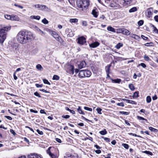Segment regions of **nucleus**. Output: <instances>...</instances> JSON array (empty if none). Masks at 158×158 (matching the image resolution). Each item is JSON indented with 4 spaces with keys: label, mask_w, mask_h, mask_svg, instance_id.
Returning a JSON list of instances; mask_svg holds the SVG:
<instances>
[{
    "label": "nucleus",
    "mask_w": 158,
    "mask_h": 158,
    "mask_svg": "<svg viewBox=\"0 0 158 158\" xmlns=\"http://www.w3.org/2000/svg\"><path fill=\"white\" fill-rule=\"evenodd\" d=\"M33 37V34L31 32L26 31H19L16 36L18 41L22 44L30 41Z\"/></svg>",
    "instance_id": "1"
},
{
    "label": "nucleus",
    "mask_w": 158,
    "mask_h": 158,
    "mask_svg": "<svg viewBox=\"0 0 158 158\" xmlns=\"http://www.w3.org/2000/svg\"><path fill=\"white\" fill-rule=\"evenodd\" d=\"M11 27L0 25V43L2 44L6 37L7 32L10 29Z\"/></svg>",
    "instance_id": "2"
},
{
    "label": "nucleus",
    "mask_w": 158,
    "mask_h": 158,
    "mask_svg": "<svg viewBox=\"0 0 158 158\" xmlns=\"http://www.w3.org/2000/svg\"><path fill=\"white\" fill-rule=\"evenodd\" d=\"M76 2L77 6L81 8L88 7L89 4V0H77Z\"/></svg>",
    "instance_id": "3"
},
{
    "label": "nucleus",
    "mask_w": 158,
    "mask_h": 158,
    "mask_svg": "<svg viewBox=\"0 0 158 158\" xmlns=\"http://www.w3.org/2000/svg\"><path fill=\"white\" fill-rule=\"evenodd\" d=\"M91 75V72L87 70H81L80 71L78 76L80 78L90 77Z\"/></svg>",
    "instance_id": "4"
},
{
    "label": "nucleus",
    "mask_w": 158,
    "mask_h": 158,
    "mask_svg": "<svg viewBox=\"0 0 158 158\" xmlns=\"http://www.w3.org/2000/svg\"><path fill=\"white\" fill-rule=\"evenodd\" d=\"M34 6L36 8L38 9L39 10H44L47 11H49L50 10V9L45 5L37 4L35 5Z\"/></svg>",
    "instance_id": "5"
},
{
    "label": "nucleus",
    "mask_w": 158,
    "mask_h": 158,
    "mask_svg": "<svg viewBox=\"0 0 158 158\" xmlns=\"http://www.w3.org/2000/svg\"><path fill=\"white\" fill-rule=\"evenodd\" d=\"M68 69L67 72L69 74L73 75L74 72V67L73 65H69L68 66Z\"/></svg>",
    "instance_id": "6"
},
{
    "label": "nucleus",
    "mask_w": 158,
    "mask_h": 158,
    "mask_svg": "<svg viewBox=\"0 0 158 158\" xmlns=\"http://www.w3.org/2000/svg\"><path fill=\"white\" fill-rule=\"evenodd\" d=\"M119 33H121L123 34L128 35L130 34V32L128 30L125 28H121L119 29Z\"/></svg>",
    "instance_id": "7"
},
{
    "label": "nucleus",
    "mask_w": 158,
    "mask_h": 158,
    "mask_svg": "<svg viewBox=\"0 0 158 158\" xmlns=\"http://www.w3.org/2000/svg\"><path fill=\"white\" fill-rule=\"evenodd\" d=\"M77 43L83 45L86 42L85 38L83 36H81L77 39Z\"/></svg>",
    "instance_id": "8"
},
{
    "label": "nucleus",
    "mask_w": 158,
    "mask_h": 158,
    "mask_svg": "<svg viewBox=\"0 0 158 158\" xmlns=\"http://www.w3.org/2000/svg\"><path fill=\"white\" fill-rule=\"evenodd\" d=\"M18 46L19 45L18 44L13 43L11 44L10 48L11 51H14L18 50Z\"/></svg>",
    "instance_id": "9"
},
{
    "label": "nucleus",
    "mask_w": 158,
    "mask_h": 158,
    "mask_svg": "<svg viewBox=\"0 0 158 158\" xmlns=\"http://www.w3.org/2000/svg\"><path fill=\"white\" fill-rule=\"evenodd\" d=\"M87 65V64L85 61H81L78 64V68L80 69L85 68Z\"/></svg>",
    "instance_id": "10"
},
{
    "label": "nucleus",
    "mask_w": 158,
    "mask_h": 158,
    "mask_svg": "<svg viewBox=\"0 0 158 158\" xmlns=\"http://www.w3.org/2000/svg\"><path fill=\"white\" fill-rule=\"evenodd\" d=\"M27 157V158H42L40 156L35 153L31 154Z\"/></svg>",
    "instance_id": "11"
},
{
    "label": "nucleus",
    "mask_w": 158,
    "mask_h": 158,
    "mask_svg": "<svg viewBox=\"0 0 158 158\" xmlns=\"http://www.w3.org/2000/svg\"><path fill=\"white\" fill-rule=\"evenodd\" d=\"M52 36L55 38L56 40L59 41L61 39L58 34L55 31L52 32L51 34Z\"/></svg>",
    "instance_id": "12"
},
{
    "label": "nucleus",
    "mask_w": 158,
    "mask_h": 158,
    "mask_svg": "<svg viewBox=\"0 0 158 158\" xmlns=\"http://www.w3.org/2000/svg\"><path fill=\"white\" fill-rule=\"evenodd\" d=\"M51 147H50L48 148L47 151V153L49 154L51 158H57L56 156L51 152Z\"/></svg>",
    "instance_id": "13"
},
{
    "label": "nucleus",
    "mask_w": 158,
    "mask_h": 158,
    "mask_svg": "<svg viewBox=\"0 0 158 158\" xmlns=\"http://www.w3.org/2000/svg\"><path fill=\"white\" fill-rule=\"evenodd\" d=\"M153 10V8L152 7H150L147 10V16L148 18H150L152 17V12Z\"/></svg>",
    "instance_id": "14"
},
{
    "label": "nucleus",
    "mask_w": 158,
    "mask_h": 158,
    "mask_svg": "<svg viewBox=\"0 0 158 158\" xmlns=\"http://www.w3.org/2000/svg\"><path fill=\"white\" fill-rule=\"evenodd\" d=\"M99 45V43L98 42H93L89 45L90 47L94 48L98 47Z\"/></svg>",
    "instance_id": "15"
},
{
    "label": "nucleus",
    "mask_w": 158,
    "mask_h": 158,
    "mask_svg": "<svg viewBox=\"0 0 158 158\" xmlns=\"http://www.w3.org/2000/svg\"><path fill=\"white\" fill-rule=\"evenodd\" d=\"M64 158H78V156L77 154H74L70 155L69 156L68 155L66 157L64 156Z\"/></svg>",
    "instance_id": "16"
},
{
    "label": "nucleus",
    "mask_w": 158,
    "mask_h": 158,
    "mask_svg": "<svg viewBox=\"0 0 158 158\" xmlns=\"http://www.w3.org/2000/svg\"><path fill=\"white\" fill-rule=\"evenodd\" d=\"M110 6L111 7L113 8H117L118 7L119 5L118 4H117L115 2H113L110 3Z\"/></svg>",
    "instance_id": "17"
},
{
    "label": "nucleus",
    "mask_w": 158,
    "mask_h": 158,
    "mask_svg": "<svg viewBox=\"0 0 158 158\" xmlns=\"http://www.w3.org/2000/svg\"><path fill=\"white\" fill-rule=\"evenodd\" d=\"M19 19L18 17L16 15H12L11 16V20L18 21Z\"/></svg>",
    "instance_id": "18"
},
{
    "label": "nucleus",
    "mask_w": 158,
    "mask_h": 158,
    "mask_svg": "<svg viewBox=\"0 0 158 158\" xmlns=\"http://www.w3.org/2000/svg\"><path fill=\"white\" fill-rule=\"evenodd\" d=\"M130 36L136 40H138L139 38V36L134 34H130Z\"/></svg>",
    "instance_id": "19"
},
{
    "label": "nucleus",
    "mask_w": 158,
    "mask_h": 158,
    "mask_svg": "<svg viewBox=\"0 0 158 158\" xmlns=\"http://www.w3.org/2000/svg\"><path fill=\"white\" fill-rule=\"evenodd\" d=\"M107 30L108 31H111L112 32H115V29L111 26H108L107 28Z\"/></svg>",
    "instance_id": "20"
},
{
    "label": "nucleus",
    "mask_w": 158,
    "mask_h": 158,
    "mask_svg": "<svg viewBox=\"0 0 158 158\" xmlns=\"http://www.w3.org/2000/svg\"><path fill=\"white\" fill-rule=\"evenodd\" d=\"M137 10V9L136 7H134L131 9H130L129 10V12L130 13H132L136 11Z\"/></svg>",
    "instance_id": "21"
},
{
    "label": "nucleus",
    "mask_w": 158,
    "mask_h": 158,
    "mask_svg": "<svg viewBox=\"0 0 158 158\" xmlns=\"http://www.w3.org/2000/svg\"><path fill=\"white\" fill-rule=\"evenodd\" d=\"M111 66V64H109L108 65L106 66L105 67V69L106 72L107 73H110V67Z\"/></svg>",
    "instance_id": "22"
},
{
    "label": "nucleus",
    "mask_w": 158,
    "mask_h": 158,
    "mask_svg": "<svg viewBox=\"0 0 158 158\" xmlns=\"http://www.w3.org/2000/svg\"><path fill=\"white\" fill-rule=\"evenodd\" d=\"M30 18L31 19H34L38 20H39L40 18V17L39 16L32 15L30 16Z\"/></svg>",
    "instance_id": "23"
},
{
    "label": "nucleus",
    "mask_w": 158,
    "mask_h": 158,
    "mask_svg": "<svg viewBox=\"0 0 158 158\" xmlns=\"http://www.w3.org/2000/svg\"><path fill=\"white\" fill-rule=\"evenodd\" d=\"M92 13L94 17L97 18L98 17V12L96 11L95 10H93Z\"/></svg>",
    "instance_id": "24"
},
{
    "label": "nucleus",
    "mask_w": 158,
    "mask_h": 158,
    "mask_svg": "<svg viewBox=\"0 0 158 158\" xmlns=\"http://www.w3.org/2000/svg\"><path fill=\"white\" fill-rule=\"evenodd\" d=\"M77 111L80 114H82L84 115L85 113L82 110L80 106L78 107V108L77 109Z\"/></svg>",
    "instance_id": "25"
},
{
    "label": "nucleus",
    "mask_w": 158,
    "mask_h": 158,
    "mask_svg": "<svg viewBox=\"0 0 158 158\" xmlns=\"http://www.w3.org/2000/svg\"><path fill=\"white\" fill-rule=\"evenodd\" d=\"M123 45L122 43H119L115 46V47L117 49H119L121 47L123 46Z\"/></svg>",
    "instance_id": "26"
},
{
    "label": "nucleus",
    "mask_w": 158,
    "mask_h": 158,
    "mask_svg": "<svg viewBox=\"0 0 158 158\" xmlns=\"http://www.w3.org/2000/svg\"><path fill=\"white\" fill-rule=\"evenodd\" d=\"M125 3L127 5H130L132 3L133 0H123Z\"/></svg>",
    "instance_id": "27"
},
{
    "label": "nucleus",
    "mask_w": 158,
    "mask_h": 158,
    "mask_svg": "<svg viewBox=\"0 0 158 158\" xmlns=\"http://www.w3.org/2000/svg\"><path fill=\"white\" fill-rule=\"evenodd\" d=\"M78 19H70L69 20V22L71 23H76L78 22Z\"/></svg>",
    "instance_id": "28"
},
{
    "label": "nucleus",
    "mask_w": 158,
    "mask_h": 158,
    "mask_svg": "<svg viewBox=\"0 0 158 158\" xmlns=\"http://www.w3.org/2000/svg\"><path fill=\"white\" fill-rule=\"evenodd\" d=\"M99 133L102 135H104L107 134V132L106 130L105 129L103 130L100 131Z\"/></svg>",
    "instance_id": "29"
},
{
    "label": "nucleus",
    "mask_w": 158,
    "mask_h": 158,
    "mask_svg": "<svg viewBox=\"0 0 158 158\" xmlns=\"http://www.w3.org/2000/svg\"><path fill=\"white\" fill-rule=\"evenodd\" d=\"M142 153H145L147 154H148V155H150L151 156H152L153 155L152 153L151 152L149 151H142Z\"/></svg>",
    "instance_id": "30"
},
{
    "label": "nucleus",
    "mask_w": 158,
    "mask_h": 158,
    "mask_svg": "<svg viewBox=\"0 0 158 158\" xmlns=\"http://www.w3.org/2000/svg\"><path fill=\"white\" fill-rule=\"evenodd\" d=\"M112 81L113 82L115 83H119L121 81V80L120 79H112Z\"/></svg>",
    "instance_id": "31"
},
{
    "label": "nucleus",
    "mask_w": 158,
    "mask_h": 158,
    "mask_svg": "<svg viewBox=\"0 0 158 158\" xmlns=\"http://www.w3.org/2000/svg\"><path fill=\"white\" fill-rule=\"evenodd\" d=\"M149 129L153 132H157L158 131L157 129L151 127H149Z\"/></svg>",
    "instance_id": "32"
},
{
    "label": "nucleus",
    "mask_w": 158,
    "mask_h": 158,
    "mask_svg": "<svg viewBox=\"0 0 158 158\" xmlns=\"http://www.w3.org/2000/svg\"><path fill=\"white\" fill-rule=\"evenodd\" d=\"M60 77L57 75H55L52 78L53 80H58L59 79Z\"/></svg>",
    "instance_id": "33"
},
{
    "label": "nucleus",
    "mask_w": 158,
    "mask_h": 158,
    "mask_svg": "<svg viewBox=\"0 0 158 158\" xmlns=\"http://www.w3.org/2000/svg\"><path fill=\"white\" fill-rule=\"evenodd\" d=\"M36 68L37 69L40 70H41L42 69H43V67H42L41 65L40 64H38L36 66Z\"/></svg>",
    "instance_id": "34"
},
{
    "label": "nucleus",
    "mask_w": 158,
    "mask_h": 158,
    "mask_svg": "<svg viewBox=\"0 0 158 158\" xmlns=\"http://www.w3.org/2000/svg\"><path fill=\"white\" fill-rule=\"evenodd\" d=\"M129 88L132 90H133L135 89L133 85L132 84H130L129 85Z\"/></svg>",
    "instance_id": "35"
},
{
    "label": "nucleus",
    "mask_w": 158,
    "mask_h": 158,
    "mask_svg": "<svg viewBox=\"0 0 158 158\" xmlns=\"http://www.w3.org/2000/svg\"><path fill=\"white\" fill-rule=\"evenodd\" d=\"M147 102L148 103H150L151 101V98L150 96H148L146 98Z\"/></svg>",
    "instance_id": "36"
},
{
    "label": "nucleus",
    "mask_w": 158,
    "mask_h": 158,
    "mask_svg": "<svg viewBox=\"0 0 158 158\" xmlns=\"http://www.w3.org/2000/svg\"><path fill=\"white\" fill-rule=\"evenodd\" d=\"M43 81L45 84H47L49 85H51V83L46 79H43Z\"/></svg>",
    "instance_id": "37"
},
{
    "label": "nucleus",
    "mask_w": 158,
    "mask_h": 158,
    "mask_svg": "<svg viewBox=\"0 0 158 158\" xmlns=\"http://www.w3.org/2000/svg\"><path fill=\"white\" fill-rule=\"evenodd\" d=\"M6 19L8 20H11V15H4Z\"/></svg>",
    "instance_id": "38"
},
{
    "label": "nucleus",
    "mask_w": 158,
    "mask_h": 158,
    "mask_svg": "<svg viewBox=\"0 0 158 158\" xmlns=\"http://www.w3.org/2000/svg\"><path fill=\"white\" fill-rule=\"evenodd\" d=\"M127 103L131 104H136V102L133 101L128 100H127Z\"/></svg>",
    "instance_id": "39"
},
{
    "label": "nucleus",
    "mask_w": 158,
    "mask_h": 158,
    "mask_svg": "<svg viewBox=\"0 0 158 158\" xmlns=\"http://www.w3.org/2000/svg\"><path fill=\"white\" fill-rule=\"evenodd\" d=\"M42 22L45 24H47L48 23V21L45 18L43 19L42 21Z\"/></svg>",
    "instance_id": "40"
},
{
    "label": "nucleus",
    "mask_w": 158,
    "mask_h": 158,
    "mask_svg": "<svg viewBox=\"0 0 158 158\" xmlns=\"http://www.w3.org/2000/svg\"><path fill=\"white\" fill-rule=\"evenodd\" d=\"M133 96L134 98L138 97L139 96L138 92L137 91L135 92L133 94Z\"/></svg>",
    "instance_id": "41"
},
{
    "label": "nucleus",
    "mask_w": 158,
    "mask_h": 158,
    "mask_svg": "<svg viewBox=\"0 0 158 158\" xmlns=\"http://www.w3.org/2000/svg\"><path fill=\"white\" fill-rule=\"evenodd\" d=\"M122 145L126 149H128L129 148V146L128 144L126 143H123Z\"/></svg>",
    "instance_id": "42"
},
{
    "label": "nucleus",
    "mask_w": 158,
    "mask_h": 158,
    "mask_svg": "<svg viewBox=\"0 0 158 158\" xmlns=\"http://www.w3.org/2000/svg\"><path fill=\"white\" fill-rule=\"evenodd\" d=\"M71 32H72V31L71 29L69 28H67L65 30V32L66 34H68V35H69V34Z\"/></svg>",
    "instance_id": "43"
},
{
    "label": "nucleus",
    "mask_w": 158,
    "mask_h": 158,
    "mask_svg": "<svg viewBox=\"0 0 158 158\" xmlns=\"http://www.w3.org/2000/svg\"><path fill=\"white\" fill-rule=\"evenodd\" d=\"M143 20H140L138 22V25L139 26H141L143 25Z\"/></svg>",
    "instance_id": "44"
},
{
    "label": "nucleus",
    "mask_w": 158,
    "mask_h": 158,
    "mask_svg": "<svg viewBox=\"0 0 158 158\" xmlns=\"http://www.w3.org/2000/svg\"><path fill=\"white\" fill-rule=\"evenodd\" d=\"M84 109L85 110H88L90 111H92V109L91 108H90L87 107L85 106L84 107Z\"/></svg>",
    "instance_id": "45"
},
{
    "label": "nucleus",
    "mask_w": 158,
    "mask_h": 158,
    "mask_svg": "<svg viewBox=\"0 0 158 158\" xmlns=\"http://www.w3.org/2000/svg\"><path fill=\"white\" fill-rule=\"evenodd\" d=\"M120 113L121 114L125 115H128L129 114V112H124V111H120Z\"/></svg>",
    "instance_id": "46"
},
{
    "label": "nucleus",
    "mask_w": 158,
    "mask_h": 158,
    "mask_svg": "<svg viewBox=\"0 0 158 158\" xmlns=\"http://www.w3.org/2000/svg\"><path fill=\"white\" fill-rule=\"evenodd\" d=\"M105 17L104 15H102L101 16H100L99 18V19L101 20H105Z\"/></svg>",
    "instance_id": "47"
},
{
    "label": "nucleus",
    "mask_w": 158,
    "mask_h": 158,
    "mask_svg": "<svg viewBox=\"0 0 158 158\" xmlns=\"http://www.w3.org/2000/svg\"><path fill=\"white\" fill-rule=\"evenodd\" d=\"M96 110L97 111L98 113L99 114H101L102 112L101 111L102 110V109L100 108H97L96 109Z\"/></svg>",
    "instance_id": "48"
},
{
    "label": "nucleus",
    "mask_w": 158,
    "mask_h": 158,
    "mask_svg": "<svg viewBox=\"0 0 158 158\" xmlns=\"http://www.w3.org/2000/svg\"><path fill=\"white\" fill-rule=\"evenodd\" d=\"M87 139H89V140L91 141H93V139L92 137H89V138L85 137L84 138L85 140H86Z\"/></svg>",
    "instance_id": "49"
},
{
    "label": "nucleus",
    "mask_w": 158,
    "mask_h": 158,
    "mask_svg": "<svg viewBox=\"0 0 158 158\" xmlns=\"http://www.w3.org/2000/svg\"><path fill=\"white\" fill-rule=\"evenodd\" d=\"M117 106H121L122 107H124V103L123 102H121V103H118L117 104Z\"/></svg>",
    "instance_id": "50"
},
{
    "label": "nucleus",
    "mask_w": 158,
    "mask_h": 158,
    "mask_svg": "<svg viewBox=\"0 0 158 158\" xmlns=\"http://www.w3.org/2000/svg\"><path fill=\"white\" fill-rule=\"evenodd\" d=\"M81 117L82 118L84 119V120H85L86 121H89V122H92V121L91 120L88 119L86 118H85L84 116H82Z\"/></svg>",
    "instance_id": "51"
},
{
    "label": "nucleus",
    "mask_w": 158,
    "mask_h": 158,
    "mask_svg": "<svg viewBox=\"0 0 158 158\" xmlns=\"http://www.w3.org/2000/svg\"><path fill=\"white\" fill-rule=\"evenodd\" d=\"M153 44L152 43H147L146 44H144V45L145 46H146L147 47H149L150 46H152V45H149L150 44Z\"/></svg>",
    "instance_id": "52"
},
{
    "label": "nucleus",
    "mask_w": 158,
    "mask_h": 158,
    "mask_svg": "<svg viewBox=\"0 0 158 158\" xmlns=\"http://www.w3.org/2000/svg\"><path fill=\"white\" fill-rule=\"evenodd\" d=\"M144 60L146 61H148L150 60V58L149 57L146 55L144 56Z\"/></svg>",
    "instance_id": "53"
},
{
    "label": "nucleus",
    "mask_w": 158,
    "mask_h": 158,
    "mask_svg": "<svg viewBox=\"0 0 158 158\" xmlns=\"http://www.w3.org/2000/svg\"><path fill=\"white\" fill-rule=\"evenodd\" d=\"M34 95L35 96L38 97L39 98H40L41 97L37 92H36L34 93Z\"/></svg>",
    "instance_id": "54"
},
{
    "label": "nucleus",
    "mask_w": 158,
    "mask_h": 158,
    "mask_svg": "<svg viewBox=\"0 0 158 158\" xmlns=\"http://www.w3.org/2000/svg\"><path fill=\"white\" fill-rule=\"evenodd\" d=\"M36 131L40 135H42L43 134V132L42 131H40L39 129H37L36 130Z\"/></svg>",
    "instance_id": "55"
},
{
    "label": "nucleus",
    "mask_w": 158,
    "mask_h": 158,
    "mask_svg": "<svg viewBox=\"0 0 158 158\" xmlns=\"http://www.w3.org/2000/svg\"><path fill=\"white\" fill-rule=\"evenodd\" d=\"M14 6H16V7H18L19 8H20V9H22L23 8V7L22 6H21V5H18L16 4H14Z\"/></svg>",
    "instance_id": "56"
},
{
    "label": "nucleus",
    "mask_w": 158,
    "mask_h": 158,
    "mask_svg": "<svg viewBox=\"0 0 158 158\" xmlns=\"http://www.w3.org/2000/svg\"><path fill=\"white\" fill-rule=\"evenodd\" d=\"M62 117L64 118H68L70 117V116L68 115H62Z\"/></svg>",
    "instance_id": "57"
},
{
    "label": "nucleus",
    "mask_w": 158,
    "mask_h": 158,
    "mask_svg": "<svg viewBox=\"0 0 158 158\" xmlns=\"http://www.w3.org/2000/svg\"><path fill=\"white\" fill-rule=\"evenodd\" d=\"M82 25L85 26H86L87 25V23L85 21H83L82 22Z\"/></svg>",
    "instance_id": "58"
},
{
    "label": "nucleus",
    "mask_w": 158,
    "mask_h": 158,
    "mask_svg": "<svg viewBox=\"0 0 158 158\" xmlns=\"http://www.w3.org/2000/svg\"><path fill=\"white\" fill-rule=\"evenodd\" d=\"M154 19L156 22H158V15H157L155 16Z\"/></svg>",
    "instance_id": "59"
},
{
    "label": "nucleus",
    "mask_w": 158,
    "mask_h": 158,
    "mask_svg": "<svg viewBox=\"0 0 158 158\" xmlns=\"http://www.w3.org/2000/svg\"><path fill=\"white\" fill-rule=\"evenodd\" d=\"M137 118L139 120H144V118L142 117H140V116H137Z\"/></svg>",
    "instance_id": "60"
},
{
    "label": "nucleus",
    "mask_w": 158,
    "mask_h": 158,
    "mask_svg": "<svg viewBox=\"0 0 158 158\" xmlns=\"http://www.w3.org/2000/svg\"><path fill=\"white\" fill-rule=\"evenodd\" d=\"M140 65L142 67H143V68H145L146 67V65L143 63H141L140 64Z\"/></svg>",
    "instance_id": "61"
},
{
    "label": "nucleus",
    "mask_w": 158,
    "mask_h": 158,
    "mask_svg": "<svg viewBox=\"0 0 158 158\" xmlns=\"http://www.w3.org/2000/svg\"><path fill=\"white\" fill-rule=\"evenodd\" d=\"M5 117L6 118H7V119L9 120H12V118L10 116H5Z\"/></svg>",
    "instance_id": "62"
},
{
    "label": "nucleus",
    "mask_w": 158,
    "mask_h": 158,
    "mask_svg": "<svg viewBox=\"0 0 158 158\" xmlns=\"http://www.w3.org/2000/svg\"><path fill=\"white\" fill-rule=\"evenodd\" d=\"M10 132L12 134L14 135H16V133L12 129H10Z\"/></svg>",
    "instance_id": "63"
},
{
    "label": "nucleus",
    "mask_w": 158,
    "mask_h": 158,
    "mask_svg": "<svg viewBox=\"0 0 158 158\" xmlns=\"http://www.w3.org/2000/svg\"><path fill=\"white\" fill-rule=\"evenodd\" d=\"M153 31L154 32H155V33L158 34V30L157 29V28L156 27H154Z\"/></svg>",
    "instance_id": "64"
}]
</instances>
